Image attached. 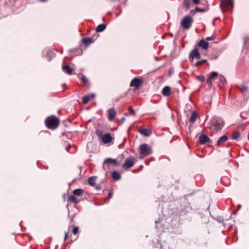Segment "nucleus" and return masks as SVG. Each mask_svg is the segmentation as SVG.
<instances>
[{"label":"nucleus","instance_id":"obj_1","mask_svg":"<svg viewBox=\"0 0 249 249\" xmlns=\"http://www.w3.org/2000/svg\"><path fill=\"white\" fill-rule=\"evenodd\" d=\"M59 124V120L54 116L48 117L45 120L46 127L50 129H54L57 127Z\"/></svg>","mask_w":249,"mask_h":249},{"label":"nucleus","instance_id":"obj_2","mask_svg":"<svg viewBox=\"0 0 249 249\" xmlns=\"http://www.w3.org/2000/svg\"><path fill=\"white\" fill-rule=\"evenodd\" d=\"M220 6L223 12L229 11L233 7V0H221Z\"/></svg>","mask_w":249,"mask_h":249},{"label":"nucleus","instance_id":"obj_3","mask_svg":"<svg viewBox=\"0 0 249 249\" xmlns=\"http://www.w3.org/2000/svg\"><path fill=\"white\" fill-rule=\"evenodd\" d=\"M193 22V18L191 16H186L182 19L181 25L183 28L185 29H189L191 27Z\"/></svg>","mask_w":249,"mask_h":249},{"label":"nucleus","instance_id":"obj_4","mask_svg":"<svg viewBox=\"0 0 249 249\" xmlns=\"http://www.w3.org/2000/svg\"><path fill=\"white\" fill-rule=\"evenodd\" d=\"M139 149L140 153L141 155H142L144 157L148 156L152 153L150 147L145 143L140 145L139 146Z\"/></svg>","mask_w":249,"mask_h":249},{"label":"nucleus","instance_id":"obj_5","mask_svg":"<svg viewBox=\"0 0 249 249\" xmlns=\"http://www.w3.org/2000/svg\"><path fill=\"white\" fill-rule=\"evenodd\" d=\"M199 140L201 144H205L207 142L209 143H212L213 141L206 134H202L199 137Z\"/></svg>","mask_w":249,"mask_h":249},{"label":"nucleus","instance_id":"obj_6","mask_svg":"<svg viewBox=\"0 0 249 249\" xmlns=\"http://www.w3.org/2000/svg\"><path fill=\"white\" fill-rule=\"evenodd\" d=\"M134 157H131L130 159H127L123 164L122 167L124 169H127L132 167L134 164Z\"/></svg>","mask_w":249,"mask_h":249},{"label":"nucleus","instance_id":"obj_7","mask_svg":"<svg viewBox=\"0 0 249 249\" xmlns=\"http://www.w3.org/2000/svg\"><path fill=\"white\" fill-rule=\"evenodd\" d=\"M142 83V81L141 79L135 77L131 81L130 86L135 87L136 89H139Z\"/></svg>","mask_w":249,"mask_h":249},{"label":"nucleus","instance_id":"obj_8","mask_svg":"<svg viewBox=\"0 0 249 249\" xmlns=\"http://www.w3.org/2000/svg\"><path fill=\"white\" fill-rule=\"evenodd\" d=\"M102 142L104 143H108L112 140V137L109 133L105 134L102 137Z\"/></svg>","mask_w":249,"mask_h":249},{"label":"nucleus","instance_id":"obj_9","mask_svg":"<svg viewBox=\"0 0 249 249\" xmlns=\"http://www.w3.org/2000/svg\"><path fill=\"white\" fill-rule=\"evenodd\" d=\"M190 54L191 57H194L198 59H200L201 56L197 48H195L192 51H191Z\"/></svg>","mask_w":249,"mask_h":249},{"label":"nucleus","instance_id":"obj_10","mask_svg":"<svg viewBox=\"0 0 249 249\" xmlns=\"http://www.w3.org/2000/svg\"><path fill=\"white\" fill-rule=\"evenodd\" d=\"M228 140V138L226 135L222 136L217 140L216 145L217 146H220L222 145Z\"/></svg>","mask_w":249,"mask_h":249},{"label":"nucleus","instance_id":"obj_11","mask_svg":"<svg viewBox=\"0 0 249 249\" xmlns=\"http://www.w3.org/2000/svg\"><path fill=\"white\" fill-rule=\"evenodd\" d=\"M116 114V112L113 108H110L108 110V117L110 121L113 120Z\"/></svg>","mask_w":249,"mask_h":249},{"label":"nucleus","instance_id":"obj_12","mask_svg":"<svg viewBox=\"0 0 249 249\" xmlns=\"http://www.w3.org/2000/svg\"><path fill=\"white\" fill-rule=\"evenodd\" d=\"M138 131L140 133L147 137L149 136L152 133L151 129L148 128H143L142 129H139Z\"/></svg>","mask_w":249,"mask_h":249},{"label":"nucleus","instance_id":"obj_13","mask_svg":"<svg viewBox=\"0 0 249 249\" xmlns=\"http://www.w3.org/2000/svg\"><path fill=\"white\" fill-rule=\"evenodd\" d=\"M198 46L202 47L204 50H207L209 47V43L206 40L202 39L198 43Z\"/></svg>","mask_w":249,"mask_h":249},{"label":"nucleus","instance_id":"obj_14","mask_svg":"<svg viewBox=\"0 0 249 249\" xmlns=\"http://www.w3.org/2000/svg\"><path fill=\"white\" fill-rule=\"evenodd\" d=\"M107 163L108 164H117V161L116 159H113L111 158H107L104 161V164Z\"/></svg>","mask_w":249,"mask_h":249},{"label":"nucleus","instance_id":"obj_15","mask_svg":"<svg viewBox=\"0 0 249 249\" xmlns=\"http://www.w3.org/2000/svg\"><path fill=\"white\" fill-rule=\"evenodd\" d=\"M111 176H112V178L115 180H116V181L120 180L121 178V176L120 174L118 172L116 171H113L111 173Z\"/></svg>","mask_w":249,"mask_h":249},{"label":"nucleus","instance_id":"obj_16","mask_svg":"<svg viewBox=\"0 0 249 249\" xmlns=\"http://www.w3.org/2000/svg\"><path fill=\"white\" fill-rule=\"evenodd\" d=\"M170 88L168 86L164 87L162 90V94L164 96H168L170 95Z\"/></svg>","mask_w":249,"mask_h":249},{"label":"nucleus","instance_id":"obj_17","mask_svg":"<svg viewBox=\"0 0 249 249\" xmlns=\"http://www.w3.org/2000/svg\"><path fill=\"white\" fill-rule=\"evenodd\" d=\"M106 28V25L105 24H100L96 28V32L97 33L104 31Z\"/></svg>","mask_w":249,"mask_h":249},{"label":"nucleus","instance_id":"obj_18","mask_svg":"<svg viewBox=\"0 0 249 249\" xmlns=\"http://www.w3.org/2000/svg\"><path fill=\"white\" fill-rule=\"evenodd\" d=\"M96 178L97 177L96 176H92L90 177L88 179L89 184L92 186H94L95 185V181Z\"/></svg>","mask_w":249,"mask_h":249},{"label":"nucleus","instance_id":"obj_19","mask_svg":"<svg viewBox=\"0 0 249 249\" xmlns=\"http://www.w3.org/2000/svg\"><path fill=\"white\" fill-rule=\"evenodd\" d=\"M63 70L65 71L68 74H71L72 73V69L69 65H64L62 67Z\"/></svg>","mask_w":249,"mask_h":249},{"label":"nucleus","instance_id":"obj_20","mask_svg":"<svg viewBox=\"0 0 249 249\" xmlns=\"http://www.w3.org/2000/svg\"><path fill=\"white\" fill-rule=\"evenodd\" d=\"M68 200L75 204H77L79 202V201L77 200L75 196L73 195H71L69 196Z\"/></svg>","mask_w":249,"mask_h":249},{"label":"nucleus","instance_id":"obj_21","mask_svg":"<svg viewBox=\"0 0 249 249\" xmlns=\"http://www.w3.org/2000/svg\"><path fill=\"white\" fill-rule=\"evenodd\" d=\"M196 112L195 111L192 112L191 113V117L189 119V121L191 123H194L196 121Z\"/></svg>","mask_w":249,"mask_h":249},{"label":"nucleus","instance_id":"obj_22","mask_svg":"<svg viewBox=\"0 0 249 249\" xmlns=\"http://www.w3.org/2000/svg\"><path fill=\"white\" fill-rule=\"evenodd\" d=\"M82 42L86 45H89L90 43L92 42V38L89 37V38H85L82 39Z\"/></svg>","mask_w":249,"mask_h":249},{"label":"nucleus","instance_id":"obj_23","mask_svg":"<svg viewBox=\"0 0 249 249\" xmlns=\"http://www.w3.org/2000/svg\"><path fill=\"white\" fill-rule=\"evenodd\" d=\"M84 192V191L82 189H76L73 190V194L75 195L80 196Z\"/></svg>","mask_w":249,"mask_h":249},{"label":"nucleus","instance_id":"obj_24","mask_svg":"<svg viewBox=\"0 0 249 249\" xmlns=\"http://www.w3.org/2000/svg\"><path fill=\"white\" fill-rule=\"evenodd\" d=\"M240 134L238 132L235 131L232 134L231 138L233 140H240Z\"/></svg>","mask_w":249,"mask_h":249},{"label":"nucleus","instance_id":"obj_25","mask_svg":"<svg viewBox=\"0 0 249 249\" xmlns=\"http://www.w3.org/2000/svg\"><path fill=\"white\" fill-rule=\"evenodd\" d=\"M238 88L241 90L242 92H244L248 89V86L244 84H241L240 87H238Z\"/></svg>","mask_w":249,"mask_h":249},{"label":"nucleus","instance_id":"obj_26","mask_svg":"<svg viewBox=\"0 0 249 249\" xmlns=\"http://www.w3.org/2000/svg\"><path fill=\"white\" fill-rule=\"evenodd\" d=\"M218 76V73L216 71H212L210 75L209 76V78L212 80H214L216 77Z\"/></svg>","mask_w":249,"mask_h":249},{"label":"nucleus","instance_id":"obj_27","mask_svg":"<svg viewBox=\"0 0 249 249\" xmlns=\"http://www.w3.org/2000/svg\"><path fill=\"white\" fill-rule=\"evenodd\" d=\"M213 125L214 126L215 129L217 130H221L223 127L222 124H221L219 123H215L213 124Z\"/></svg>","mask_w":249,"mask_h":249},{"label":"nucleus","instance_id":"obj_28","mask_svg":"<svg viewBox=\"0 0 249 249\" xmlns=\"http://www.w3.org/2000/svg\"><path fill=\"white\" fill-rule=\"evenodd\" d=\"M184 6L187 8H189L190 6V1L189 0H183Z\"/></svg>","mask_w":249,"mask_h":249},{"label":"nucleus","instance_id":"obj_29","mask_svg":"<svg viewBox=\"0 0 249 249\" xmlns=\"http://www.w3.org/2000/svg\"><path fill=\"white\" fill-rule=\"evenodd\" d=\"M206 62H207V60L206 59L201 60L200 61H199L197 62L195 64V66H200L201 65H202L203 64L205 63Z\"/></svg>","mask_w":249,"mask_h":249},{"label":"nucleus","instance_id":"obj_30","mask_svg":"<svg viewBox=\"0 0 249 249\" xmlns=\"http://www.w3.org/2000/svg\"><path fill=\"white\" fill-rule=\"evenodd\" d=\"M89 97L88 95L87 96H84L83 98V104H87L89 101Z\"/></svg>","mask_w":249,"mask_h":249},{"label":"nucleus","instance_id":"obj_31","mask_svg":"<svg viewBox=\"0 0 249 249\" xmlns=\"http://www.w3.org/2000/svg\"><path fill=\"white\" fill-rule=\"evenodd\" d=\"M80 78L81 80V81L84 83H88L89 82L88 78L84 75H83L81 77H80Z\"/></svg>","mask_w":249,"mask_h":249},{"label":"nucleus","instance_id":"obj_32","mask_svg":"<svg viewBox=\"0 0 249 249\" xmlns=\"http://www.w3.org/2000/svg\"><path fill=\"white\" fill-rule=\"evenodd\" d=\"M219 82H221L222 83H226V80L224 76L221 75L220 77L219 80Z\"/></svg>","mask_w":249,"mask_h":249},{"label":"nucleus","instance_id":"obj_33","mask_svg":"<svg viewBox=\"0 0 249 249\" xmlns=\"http://www.w3.org/2000/svg\"><path fill=\"white\" fill-rule=\"evenodd\" d=\"M128 111L129 114H132L133 115H135V113L134 112V109L132 108L131 107H129L128 108Z\"/></svg>","mask_w":249,"mask_h":249},{"label":"nucleus","instance_id":"obj_34","mask_svg":"<svg viewBox=\"0 0 249 249\" xmlns=\"http://www.w3.org/2000/svg\"><path fill=\"white\" fill-rule=\"evenodd\" d=\"M197 79L201 82H204L205 80V77L203 75L198 76Z\"/></svg>","mask_w":249,"mask_h":249},{"label":"nucleus","instance_id":"obj_35","mask_svg":"<svg viewBox=\"0 0 249 249\" xmlns=\"http://www.w3.org/2000/svg\"><path fill=\"white\" fill-rule=\"evenodd\" d=\"M215 36L213 35V36H208V37H207L206 38V41H210V40H213V39H215Z\"/></svg>","mask_w":249,"mask_h":249},{"label":"nucleus","instance_id":"obj_36","mask_svg":"<svg viewBox=\"0 0 249 249\" xmlns=\"http://www.w3.org/2000/svg\"><path fill=\"white\" fill-rule=\"evenodd\" d=\"M78 231V228L77 227H74L72 229V232L74 234H76Z\"/></svg>","mask_w":249,"mask_h":249},{"label":"nucleus","instance_id":"obj_37","mask_svg":"<svg viewBox=\"0 0 249 249\" xmlns=\"http://www.w3.org/2000/svg\"><path fill=\"white\" fill-rule=\"evenodd\" d=\"M196 12H205V11H206V10H205L204 9L200 8L198 7H196Z\"/></svg>","mask_w":249,"mask_h":249},{"label":"nucleus","instance_id":"obj_38","mask_svg":"<svg viewBox=\"0 0 249 249\" xmlns=\"http://www.w3.org/2000/svg\"><path fill=\"white\" fill-rule=\"evenodd\" d=\"M206 80L207 83L209 85V86H211L212 85V82L213 80L210 79L209 77H208Z\"/></svg>","mask_w":249,"mask_h":249},{"label":"nucleus","instance_id":"obj_39","mask_svg":"<svg viewBox=\"0 0 249 249\" xmlns=\"http://www.w3.org/2000/svg\"><path fill=\"white\" fill-rule=\"evenodd\" d=\"M196 9L195 10H192L190 12V15L191 16H193V15H194L196 14Z\"/></svg>","mask_w":249,"mask_h":249},{"label":"nucleus","instance_id":"obj_40","mask_svg":"<svg viewBox=\"0 0 249 249\" xmlns=\"http://www.w3.org/2000/svg\"><path fill=\"white\" fill-rule=\"evenodd\" d=\"M88 96H89V100L94 98L95 97V95L94 93H91Z\"/></svg>","mask_w":249,"mask_h":249},{"label":"nucleus","instance_id":"obj_41","mask_svg":"<svg viewBox=\"0 0 249 249\" xmlns=\"http://www.w3.org/2000/svg\"><path fill=\"white\" fill-rule=\"evenodd\" d=\"M125 121V118L124 117H123L120 121V122H119V124H122L124 121Z\"/></svg>","mask_w":249,"mask_h":249},{"label":"nucleus","instance_id":"obj_42","mask_svg":"<svg viewBox=\"0 0 249 249\" xmlns=\"http://www.w3.org/2000/svg\"><path fill=\"white\" fill-rule=\"evenodd\" d=\"M193 2L195 4H198L199 3V0H193Z\"/></svg>","mask_w":249,"mask_h":249},{"label":"nucleus","instance_id":"obj_43","mask_svg":"<svg viewBox=\"0 0 249 249\" xmlns=\"http://www.w3.org/2000/svg\"><path fill=\"white\" fill-rule=\"evenodd\" d=\"M194 58H195L194 57H191V54L190 53V55H189V59H190V61H191V62H193V61H194Z\"/></svg>","mask_w":249,"mask_h":249},{"label":"nucleus","instance_id":"obj_44","mask_svg":"<svg viewBox=\"0 0 249 249\" xmlns=\"http://www.w3.org/2000/svg\"><path fill=\"white\" fill-rule=\"evenodd\" d=\"M112 196H113V193L112 192L109 193V194H108V197H109V199L111 198L112 197Z\"/></svg>","mask_w":249,"mask_h":249},{"label":"nucleus","instance_id":"obj_45","mask_svg":"<svg viewBox=\"0 0 249 249\" xmlns=\"http://www.w3.org/2000/svg\"><path fill=\"white\" fill-rule=\"evenodd\" d=\"M68 237V232H65V235L64 237V240H66Z\"/></svg>","mask_w":249,"mask_h":249},{"label":"nucleus","instance_id":"obj_46","mask_svg":"<svg viewBox=\"0 0 249 249\" xmlns=\"http://www.w3.org/2000/svg\"><path fill=\"white\" fill-rule=\"evenodd\" d=\"M95 189L96 190H101V187H100V186L99 185H97L95 187Z\"/></svg>","mask_w":249,"mask_h":249},{"label":"nucleus","instance_id":"obj_47","mask_svg":"<svg viewBox=\"0 0 249 249\" xmlns=\"http://www.w3.org/2000/svg\"><path fill=\"white\" fill-rule=\"evenodd\" d=\"M101 133V131H99V130H97V131H96V134H97V135H100Z\"/></svg>","mask_w":249,"mask_h":249},{"label":"nucleus","instance_id":"obj_48","mask_svg":"<svg viewBox=\"0 0 249 249\" xmlns=\"http://www.w3.org/2000/svg\"><path fill=\"white\" fill-rule=\"evenodd\" d=\"M42 2H45L47 0H40Z\"/></svg>","mask_w":249,"mask_h":249},{"label":"nucleus","instance_id":"obj_49","mask_svg":"<svg viewBox=\"0 0 249 249\" xmlns=\"http://www.w3.org/2000/svg\"><path fill=\"white\" fill-rule=\"evenodd\" d=\"M178 84H180H180H181V81H180V80H179V81H178Z\"/></svg>","mask_w":249,"mask_h":249},{"label":"nucleus","instance_id":"obj_50","mask_svg":"<svg viewBox=\"0 0 249 249\" xmlns=\"http://www.w3.org/2000/svg\"><path fill=\"white\" fill-rule=\"evenodd\" d=\"M128 114H129V113H125V116H127V115H128Z\"/></svg>","mask_w":249,"mask_h":249},{"label":"nucleus","instance_id":"obj_51","mask_svg":"<svg viewBox=\"0 0 249 249\" xmlns=\"http://www.w3.org/2000/svg\"><path fill=\"white\" fill-rule=\"evenodd\" d=\"M69 148H70V146L68 147L67 148V150L68 151Z\"/></svg>","mask_w":249,"mask_h":249},{"label":"nucleus","instance_id":"obj_52","mask_svg":"<svg viewBox=\"0 0 249 249\" xmlns=\"http://www.w3.org/2000/svg\"><path fill=\"white\" fill-rule=\"evenodd\" d=\"M158 222H159V221H155V223H156V224H157Z\"/></svg>","mask_w":249,"mask_h":249},{"label":"nucleus","instance_id":"obj_53","mask_svg":"<svg viewBox=\"0 0 249 249\" xmlns=\"http://www.w3.org/2000/svg\"><path fill=\"white\" fill-rule=\"evenodd\" d=\"M248 140H249V134L248 135Z\"/></svg>","mask_w":249,"mask_h":249}]
</instances>
